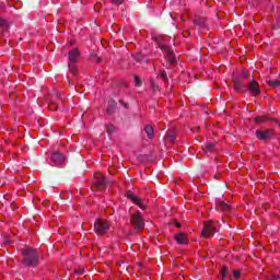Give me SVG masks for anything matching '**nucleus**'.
<instances>
[{"instance_id": "1", "label": "nucleus", "mask_w": 280, "mask_h": 280, "mask_svg": "<svg viewBox=\"0 0 280 280\" xmlns=\"http://www.w3.org/2000/svg\"><path fill=\"white\" fill-rule=\"evenodd\" d=\"M23 265L28 268H36V265L40 260V254L36 249L26 247L22 249Z\"/></svg>"}, {"instance_id": "2", "label": "nucleus", "mask_w": 280, "mask_h": 280, "mask_svg": "<svg viewBox=\"0 0 280 280\" xmlns=\"http://www.w3.org/2000/svg\"><path fill=\"white\" fill-rule=\"evenodd\" d=\"M78 58H80V50L78 48H72L69 51V65H68L72 75H75L78 73V68L75 67V63L78 62Z\"/></svg>"}, {"instance_id": "3", "label": "nucleus", "mask_w": 280, "mask_h": 280, "mask_svg": "<svg viewBox=\"0 0 280 280\" xmlns=\"http://www.w3.org/2000/svg\"><path fill=\"white\" fill-rule=\"evenodd\" d=\"M220 224L215 221H208L203 225V230L201 232L202 237H213L218 232V228Z\"/></svg>"}, {"instance_id": "4", "label": "nucleus", "mask_w": 280, "mask_h": 280, "mask_svg": "<svg viewBox=\"0 0 280 280\" xmlns=\"http://www.w3.org/2000/svg\"><path fill=\"white\" fill-rule=\"evenodd\" d=\"M130 222L137 231H143V229H145V220H143V215L140 211L131 214Z\"/></svg>"}, {"instance_id": "5", "label": "nucleus", "mask_w": 280, "mask_h": 280, "mask_svg": "<svg viewBox=\"0 0 280 280\" xmlns=\"http://www.w3.org/2000/svg\"><path fill=\"white\" fill-rule=\"evenodd\" d=\"M108 229H110V223L106 220L97 219L94 223V231L97 235H104Z\"/></svg>"}, {"instance_id": "6", "label": "nucleus", "mask_w": 280, "mask_h": 280, "mask_svg": "<svg viewBox=\"0 0 280 280\" xmlns=\"http://www.w3.org/2000/svg\"><path fill=\"white\" fill-rule=\"evenodd\" d=\"M160 47H161L162 51L165 52L166 60H168V62H171V65H175L176 55L174 54V50H172V48L170 46L162 45V44H160Z\"/></svg>"}, {"instance_id": "7", "label": "nucleus", "mask_w": 280, "mask_h": 280, "mask_svg": "<svg viewBox=\"0 0 280 280\" xmlns=\"http://www.w3.org/2000/svg\"><path fill=\"white\" fill-rule=\"evenodd\" d=\"M94 185L98 189H104L106 186V178H104V175L102 173H96L94 175Z\"/></svg>"}, {"instance_id": "8", "label": "nucleus", "mask_w": 280, "mask_h": 280, "mask_svg": "<svg viewBox=\"0 0 280 280\" xmlns=\"http://www.w3.org/2000/svg\"><path fill=\"white\" fill-rule=\"evenodd\" d=\"M127 198L128 200H131V202H133V205H137L139 207V209H145V203H143V201L141 199H139V197L135 196V194H132V191H128L127 192Z\"/></svg>"}, {"instance_id": "9", "label": "nucleus", "mask_w": 280, "mask_h": 280, "mask_svg": "<svg viewBox=\"0 0 280 280\" xmlns=\"http://www.w3.org/2000/svg\"><path fill=\"white\" fill-rule=\"evenodd\" d=\"M248 91H249L250 95H253L254 97H257V95H259L261 93V90L259 89V83H257V81H255V80L249 82Z\"/></svg>"}, {"instance_id": "10", "label": "nucleus", "mask_w": 280, "mask_h": 280, "mask_svg": "<svg viewBox=\"0 0 280 280\" xmlns=\"http://www.w3.org/2000/svg\"><path fill=\"white\" fill-rule=\"evenodd\" d=\"M256 137L257 139L266 141V139H270L272 137V130H257Z\"/></svg>"}, {"instance_id": "11", "label": "nucleus", "mask_w": 280, "mask_h": 280, "mask_svg": "<svg viewBox=\"0 0 280 280\" xmlns=\"http://www.w3.org/2000/svg\"><path fill=\"white\" fill-rule=\"evenodd\" d=\"M51 161L55 165L60 166L65 163V156L60 152L52 153Z\"/></svg>"}, {"instance_id": "12", "label": "nucleus", "mask_w": 280, "mask_h": 280, "mask_svg": "<svg viewBox=\"0 0 280 280\" xmlns=\"http://www.w3.org/2000/svg\"><path fill=\"white\" fill-rule=\"evenodd\" d=\"M175 240L177 244H187L189 240L187 238V235L179 233L175 235Z\"/></svg>"}, {"instance_id": "13", "label": "nucleus", "mask_w": 280, "mask_h": 280, "mask_svg": "<svg viewBox=\"0 0 280 280\" xmlns=\"http://www.w3.org/2000/svg\"><path fill=\"white\" fill-rule=\"evenodd\" d=\"M144 132H145L148 139H152V137H154V128L150 125H147L144 127Z\"/></svg>"}, {"instance_id": "14", "label": "nucleus", "mask_w": 280, "mask_h": 280, "mask_svg": "<svg viewBox=\"0 0 280 280\" xmlns=\"http://www.w3.org/2000/svg\"><path fill=\"white\" fill-rule=\"evenodd\" d=\"M217 209L218 211H229V205H226L224 201H219L217 203Z\"/></svg>"}, {"instance_id": "15", "label": "nucleus", "mask_w": 280, "mask_h": 280, "mask_svg": "<svg viewBox=\"0 0 280 280\" xmlns=\"http://www.w3.org/2000/svg\"><path fill=\"white\" fill-rule=\"evenodd\" d=\"M268 86H271L272 89H277L280 86V81L278 79L269 80L267 81Z\"/></svg>"}, {"instance_id": "16", "label": "nucleus", "mask_w": 280, "mask_h": 280, "mask_svg": "<svg viewBox=\"0 0 280 280\" xmlns=\"http://www.w3.org/2000/svg\"><path fill=\"white\" fill-rule=\"evenodd\" d=\"M0 27L5 32L8 31V28L10 27V25L8 24V22L5 20H3L2 18H0Z\"/></svg>"}, {"instance_id": "17", "label": "nucleus", "mask_w": 280, "mask_h": 280, "mask_svg": "<svg viewBox=\"0 0 280 280\" xmlns=\"http://www.w3.org/2000/svg\"><path fill=\"white\" fill-rule=\"evenodd\" d=\"M195 25H199V27H205V19H196Z\"/></svg>"}, {"instance_id": "18", "label": "nucleus", "mask_w": 280, "mask_h": 280, "mask_svg": "<svg viewBox=\"0 0 280 280\" xmlns=\"http://www.w3.org/2000/svg\"><path fill=\"white\" fill-rule=\"evenodd\" d=\"M255 124H264L266 121V117L264 116H258L254 119Z\"/></svg>"}, {"instance_id": "19", "label": "nucleus", "mask_w": 280, "mask_h": 280, "mask_svg": "<svg viewBox=\"0 0 280 280\" xmlns=\"http://www.w3.org/2000/svg\"><path fill=\"white\" fill-rule=\"evenodd\" d=\"M106 131L108 132V135H113V132H115V127L113 125H107Z\"/></svg>"}, {"instance_id": "20", "label": "nucleus", "mask_w": 280, "mask_h": 280, "mask_svg": "<svg viewBox=\"0 0 280 280\" xmlns=\"http://www.w3.org/2000/svg\"><path fill=\"white\" fill-rule=\"evenodd\" d=\"M206 150H208V152L215 150V144H213V143L206 144Z\"/></svg>"}, {"instance_id": "21", "label": "nucleus", "mask_w": 280, "mask_h": 280, "mask_svg": "<svg viewBox=\"0 0 280 280\" xmlns=\"http://www.w3.org/2000/svg\"><path fill=\"white\" fill-rule=\"evenodd\" d=\"M224 277H226V268L220 270V279H224Z\"/></svg>"}, {"instance_id": "22", "label": "nucleus", "mask_w": 280, "mask_h": 280, "mask_svg": "<svg viewBox=\"0 0 280 280\" xmlns=\"http://www.w3.org/2000/svg\"><path fill=\"white\" fill-rule=\"evenodd\" d=\"M113 5H121L124 3V0H112Z\"/></svg>"}, {"instance_id": "23", "label": "nucleus", "mask_w": 280, "mask_h": 280, "mask_svg": "<svg viewBox=\"0 0 280 280\" xmlns=\"http://www.w3.org/2000/svg\"><path fill=\"white\" fill-rule=\"evenodd\" d=\"M135 84L136 86H141V80H139V77H135Z\"/></svg>"}, {"instance_id": "24", "label": "nucleus", "mask_w": 280, "mask_h": 280, "mask_svg": "<svg viewBox=\"0 0 280 280\" xmlns=\"http://www.w3.org/2000/svg\"><path fill=\"white\" fill-rule=\"evenodd\" d=\"M234 279H240V270L233 271Z\"/></svg>"}, {"instance_id": "25", "label": "nucleus", "mask_w": 280, "mask_h": 280, "mask_svg": "<svg viewBox=\"0 0 280 280\" xmlns=\"http://www.w3.org/2000/svg\"><path fill=\"white\" fill-rule=\"evenodd\" d=\"M75 275H84V269H75Z\"/></svg>"}, {"instance_id": "26", "label": "nucleus", "mask_w": 280, "mask_h": 280, "mask_svg": "<svg viewBox=\"0 0 280 280\" xmlns=\"http://www.w3.org/2000/svg\"><path fill=\"white\" fill-rule=\"evenodd\" d=\"M234 86H235V89H241L240 82H235V83H234Z\"/></svg>"}, {"instance_id": "27", "label": "nucleus", "mask_w": 280, "mask_h": 280, "mask_svg": "<svg viewBox=\"0 0 280 280\" xmlns=\"http://www.w3.org/2000/svg\"><path fill=\"white\" fill-rule=\"evenodd\" d=\"M162 78L165 80V78H167V75L163 72Z\"/></svg>"}, {"instance_id": "28", "label": "nucleus", "mask_w": 280, "mask_h": 280, "mask_svg": "<svg viewBox=\"0 0 280 280\" xmlns=\"http://www.w3.org/2000/svg\"><path fill=\"white\" fill-rule=\"evenodd\" d=\"M176 226H177V229H180V224L177 223Z\"/></svg>"}, {"instance_id": "29", "label": "nucleus", "mask_w": 280, "mask_h": 280, "mask_svg": "<svg viewBox=\"0 0 280 280\" xmlns=\"http://www.w3.org/2000/svg\"><path fill=\"white\" fill-rule=\"evenodd\" d=\"M171 140H173L174 141V137H172V139Z\"/></svg>"}]
</instances>
